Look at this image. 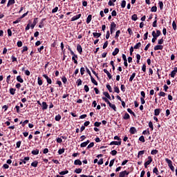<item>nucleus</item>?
I'll list each match as a JSON object with an SVG mask.
<instances>
[{"mask_svg": "<svg viewBox=\"0 0 177 177\" xmlns=\"http://www.w3.org/2000/svg\"><path fill=\"white\" fill-rule=\"evenodd\" d=\"M129 118H131V116L128 114V113H125L123 119L129 120Z\"/></svg>", "mask_w": 177, "mask_h": 177, "instance_id": "nucleus-30", "label": "nucleus"}, {"mask_svg": "<svg viewBox=\"0 0 177 177\" xmlns=\"http://www.w3.org/2000/svg\"><path fill=\"white\" fill-rule=\"evenodd\" d=\"M37 81H38L37 82H38V85H39V86L42 85V84H43L42 80H41L40 77H38Z\"/></svg>", "mask_w": 177, "mask_h": 177, "instance_id": "nucleus-51", "label": "nucleus"}, {"mask_svg": "<svg viewBox=\"0 0 177 177\" xmlns=\"http://www.w3.org/2000/svg\"><path fill=\"white\" fill-rule=\"evenodd\" d=\"M158 95L162 97H165V95H167V93H164L163 91H160Z\"/></svg>", "mask_w": 177, "mask_h": 177, "instance_id": "nucleus-37", "label": "nucleus"}, {"mask_svg": "<svg viewBox=\"0 0 177 177\" xmlns=\"http://www.w3.org/2000/svg\"><path fill=\"white\" fill-rule=\"evenodd\" d=\"M15 0H9L7 4V7L9 8V6H10V5H15Z\"/></svg>", "mask_w": 177, "mask_h": 177, "instance_id": "nucleus-22", "label": "nucleus"}, {"mask_svg": "<svg viewBox=\"0 0 177 177\" xmlns=\"http://www.w3.org/2000/svg\"><path fill=\"white\" fill-rule=\"evenodd\" d=\"M151 12H157V6H153L151 8Z\"/></svg>", "mask_w": 177, "mask_h": 177, "instance_id": "nucleus-52", "label": "nucleus"}, {"mask_svg": "<svg viewBox=\"0 0 177 177\" xmlns=\"http://www.w3.org/2000/svg\"><path fill=\"white\" fill-rule=\"evenodd\" d=\"M93 146H95V143L94 142H91L88 147L87 149H91V147H93Z\"/></svg>", "mask_w": 177, "mask_h": 177, "instance_id": "nucleus-49", "label": "nucleus"}, {"mask_svg": "<svg viewBox=\"0 0 177 177\" xmlns=\"http://www.w3.org/2000/svg\"><path fill=\"white\" fill-rule=\"evenodd\" d=\"M80 17H81V14L75 15L73 17H72L71 21H75V20H78V19H80Z\"/></svg>", "mask_w": 177, "mask_h": 177, "instance_id": "nucleus-10", "label": "nucleus"}, {"mask_svg": "<svg viewBox=\"0 0 177 177\" xmlns=\"http://www.w3.org/2000/svg\"><path fill=\"white\" fill-rule=\"evenodd\" d=\"M111 146L115 145V146H121V141L117 142V141H112L110 143Z\"/></svg>", "mask_w": 177, "mask_h": 177, "instance_id": "nucleus-6", "label": "nucleus"}, {"mask_svg": "<svg viewBox=\"0 0 177 177\" xmlns=\"http://www.w3.org/2000/svg\"><path fill=\"white\" fill-rule=\"evenodd\" d=\"M75 174H81L82 172V169H75Z\"/></svg>", "mask_w": 177, "mask_h": 177, "instance_id": "nucleus-40", "label": "nucleus"}, {"mask_svg": "<svg viewBox=\"0 0 177 177\" xmlns=\"http://www.w3.org/2000/svg\"><path fill=\"white\" fill-rule=\"evenodd\" d=\"M114 161H115V159H113L110 161L109 167H113V165H114Z\"/></svg>", "mask_w": 177, "mask_h": 177, "instance_id": "nucleus-56", "label": "nucleus"}, {"mask_svg": "<svg viewBox=\"0 0 177 177\" xmlns=\"http://www.w3.org/2000/svg\"><path fill=\"white\" fill-rule=\"evenodd\" d=\"M57 10H59V7H55V8H53L52 10V13H56V12H57Z\"/></svg>", "mask_w": 177, "mask_h": 177, "instance_id": "nucleus-53", "label": "nucleus"}, {"mask_svg": "<svg viewBox=\"0 0 177 177\" xmlns=\"http://www.w3.org/2000/svg\"><path fill=\"white\" fill-rule=\"evenodd\" d=\"M32 154H33V156H38V154H39V149H35L32 151Z\"/></svg>", "mask_w": 177, "mask_h": 177, "instance_id": "nucleus-23", "label": "nucleus"}, {"mask_svg": "<svg viewBox=\"0 0 177 177\" xmlns=\"http://www.w3.org/2000/svg\"><path fill=\"white\" fill-rule=\"evenodd\" d=\"M106 88L110 93L113 92V88H111V86H110V84H107Z\"/></svg>", "mask_w": 177, "mask_h": 177, "instance_id": "nucleus-44", "label": "nucleus"}, {"mask_svg": "<svg viewBox=\"0 0 177 177\" xmlns=\"http://www.w3.org/2000/svg\"><path fill=\"white\" fill-rule=\"evenodd\" d=\"M104 73H105V74L107 75L108 78H109V80H111V74H110V72H109V71H107V69H104Z\"/></svg>", "mask_w": 177, "mask_h": 177, "instance_id": "nucleus-15", "label": "nucleus"}, {"mask_svg": "<svg viewBox=\"0 0 177 177\" xmlns=\"http://www.w3.org/2000/svg\"><path fill=\"white\" fill-rule=\"evenodd\" d=\"M44 78H45L46 80V82L48 84H52V80L50 78H49L48 76H47V75H43Z\"/></svg>", "mask_w": 177, "mask_h": 177, "instance_id": "nucleus-8", "label": "nucleus"}, {"mask_svg": "<svg viewBox=\"0 0 177 177\" xmlns=\"http://www.w3.org/2000/svg\"><path fill=\"white\" fill-rule=\"evenodd\" d=\"M142 46V43L138 42L136 45L134 46L133 49H139Z\"/></svg>", "mask_w": 177, "mask_h": 177, "instance_id": "nucleus-29", "label": "nucleus"}, {"mask_svg": "<svg viewBox=\"0 0 177 177\" xmlns=\"http://www.w3.org/2000/svg\"><path fill=\"white\" fill-rule=\"evenodd\" d=\"M120 34H121V31H120V30H118V31L116 32L115 35V38L116 39H118V37H120Z\"/></svg>", "mask_w": 177, "mask_h": 177, "instance_id": "nucleus-36", "label": "nucleus"}, {"mask_svg": "<svg viewBox=\"0 0 177 177\" xmlns=\"http://www.w3.org/2000/svg\"><path fill=\"white\" fill-rule=\"evenodd\" d=\"M17 45L18 48H21V46H23V42L21 41H19L17 43Z\"/></svg>", "mask_w": 177, "mask_h": 177, "instance_id": "nucleus-45", "label": "nucleus"}, {"mask_svg": "<svg viewBox=\"0 0 177 177\" xmlns=\"http://www.w3.org/2000/svg\"><path fill=\"white\" fill-rule=\"evenodd\" d=\"M127 111H128V113H129L130 114H132L133 115V117H135V113H133V111H132L131 110V109H127Z\"/></svg>", "mask_w": 177, "mask_h": 177, "instance_id": "nucleus-55", "label": "nucleus"}, {"mask_svg": "<svg viewBox=\"0 0 177 177\" xmlns=\"http://www.w3.org/2000/svg\"><path fill=\"white\" fill-rule=\"evenodd\" d=\"M163 48L162 45H157L154 46L153 49L154 50H162Z\"/></svg>", "mask_w": 177, "mask_h": 177, "instance_id": "nucleus-7", "label": "nucleus"}, {"mask_svg": "<svg viewBox=\"0 0 177 177\" xmlns=\"http://www.w3.org/2000/svg\"><path fill=\"white\" fill-rule=\"evenodd\" d=\"M67 174H68V170L59 172V175H67Z\"/></svg>", "mask_w": 177, "mask_h": 177, "instance_id": "nucleus-42", "label": "nucleus"}, {"mask_svg": "<svg viewBox=\"0 0 177 177\" xmlns=\"http://www.w3.org/2000/svg\"><path fill=\"white\" fill-rule=\"evenodd\" d=\"M63 153H64V149H60L58 150V153L59 155L63 154Z\"/></svg>", "mask_w": 177, "mask_h": 177, "instance_id": "nucleus-54", "label": "nucleus"}, {"mask_svg": "<svg viewBox=\"0 0 177 177\" xmlns=\"http://www.w3.org/2000/svg\"><path fill=\"white\" fill-rule=\"evenodd\" d=\"M158 153V151L157 149H153L151 151V154H152L153 156H155L156 154H157Z\"/></svg>", "mask_w": 177, "mask_h": 177, "instance_id": "nucleus-38", "label": "nucleus"}, {"mask_svg": "<svg viewBox=\"0 0 177 177\" xmlns=\"http://www.w3.org/2000/svg\"><path fill=\"white\" fill-rule=\"evenodd\" d=\"M143 154H145V151H140L138 154V158H139L140 156H143Z\"/></svg>", "mask_w": 177, "mask_h": 177, "instance_id": "nucleus-46", "label": "nucleus"}, {"mask_svg": "<svg viewBox=\"0 0 177 177\" xmlns=\"http://www.w3.org/2000/svg\"><path fill=\"white\" fill-rule=\"evenodd\" d=\"M31 166L37 168L38 167V161L35 160L31 163Z\"/></svg>", "mask_w": 177, "mask_h": 177, "instance_id": "nucleus-27", "label": "nucleus"}, {"mask_svg": "<svg viewBox=\"0 0 177 177\" xmlns=\"http://www.w3.org/2000/svg\"><path fill=\"white\" fill-rule=\"evenodd\" d=\"M109 107H111V109H113V110H114V111H117V107L115 106V104H109Z\"/></svg>", "mask_w": 177, "mask_h": 177, "instance_id": "nucleus-28", "label": "nucleus"}, {"mask_svg": "<svg viewBox=\"0 0 177 177\" xmlns=\"http://www.w3.org/2000/svg\"><path fill=\"white\" fill-rule=\"evenodd\" d=\"M118 52H120V49L118 48H115L114 51L112 53L113 56H117Z\"/></svg>", "mask_w": 177, "mask_h": 177, "instance_id": "nucleus-16", "label": "nucleus"}, {"mask_svg": "<svg viewBox=\"0 0 177 177\" xmlns=\"http://www.w3.org/2000/svg\"><path fill=\"white\" fill-rule=\"evenodd\" d=\"M158 5L160 6V10H162V8L164 6V3H162V1H159Z\"/></svg>", "mask_w": 177, "mask_h": 177, "instance_id": "nucleus-41", "label": "nucleus"}, {"mask_svg": "<svg viewBox=\"0 0 177 177\" xmlns=\"http://www.w3.org/2000/svg\"><path fill=\"white\" fill-rule=\"evenodd\" d=\"M142 71L144 72V73H146V64H143L142 66Z\"/></svg>", "mask_w": 177, "mask_h": 177, "instance_id": "nucleus-63", "label": "nucleus"}, {"mask_svg": "<svg viewBox=\"0 0 177 177\" xmlns=\"http://www.w3.org/2000/svg\"><path fill=\"white\" fill-rule=\"evenodd\" d=\"M71 55H73L72 60L74 61L75 64H78V61L75 59H78V55L74 53V51H71Z\"/></svg>", "mask_w": 177, "mask_h": 177, "instance_id": "nucleus-1", "label": "nucleus"}, {"mask_svg": "<svg viewBox=\"0 0 177 177\" xmlns=\"http://www.w3.org/2000/svg\"><path fill=\"white\" fill-rule=\"evenodd\" d=\"M62 120V115L60 114H58L55 116V121H60Z\"/></svg>", "mask_w": 177, "mask_h": 177, "instance_id": "nucleus-35", "label": "nucleus"}, {"mask_svg": "<svg viewBox=\"0 0 177 177\" xmlns=\"http://www.w3.org/2000/svg\"><path fill=\"white\" fill-rule=\"evenodd\" d=\"M84 91L85 92H89V86L88 85L84 86Z\"/></svg>", "mask_w": 177, "mask_h": 177, "instance_id": "nucleus-60", "label": "nucleus"}, {"mask_svg": "<svg viewBox=\"0 0 177 177\" xmlns=\"http://www.w3.org/2000/svg\"><path fill=\"white\" fill-rule=\"evenodd\" d=\"M93 35L94 38H100V37H102V33L93 32Z\"/></svg>", "mask_w": 177, "mask_h": 177, "instance_id": "nucleus-19", "label": "nucleus"}, {"mask_svg": "<svg viewBox=\"0 0 177 177\" xmlns=\"http://www.w3.org/2000/svg\"><path fill=\"white\" fill-rule=\"evenodd\" d=\"M17 81L18 82H20L21 84H23V82H24V80H23V78H21V75H18L17 77Z\"/></svg>", "mask_w": 177, "mask_h": 177, "instance_id": "nucleus-14", "label": "nucleus"}, {"mask_svg": "<svg viewBox=\"0 0 177 177\" xmlns=\"http://www.w3.org/2000/svg\"><path fill=\"white\" fill-rule=\"evenodd\" d=\"M91 82L94 84V85L97 86V82L95 80V78H93V77H92V75H91Z\"/></svg>", "mask_w": 177, "mask_h": 177, "instance_id": "nucleus-26", "label": "nucleus"}, {"mask_svg": "<svg viewBox=\"0 0 177 177\" xmlns=\"http://www.w3.org/2000/svg\"><path fill=\"white\" fill-rule=\"evenodd\" d=\"M88 145H89V140H88L87 141L82 142L80 145V147H86V146H88Z\"/></svg>", "mask_w": 177, "mask_h": 177, "instance_id": "nucleus-13", "label": "nucleus"}, {"mask_svg": "<svg viewBox=\"0 0 177 177\" xmlns=\"http://www.w3.org/2000/svg\"><path fill=\"white\" fill-rule=\"evenodd\" d=\"M135 77H136V73H133L132 75L130 76L129 82H132V81H133V78H135Z\"/></svg>", "mask_w": 177, "mask_h": 177, "instance_id": "nucleus-20", "label": "nucleus"}, {"mask_svg": "<svg viewBox=\"0 0 177 177\" xmlns=\"http://www.w3.org/2000/svg\"><path fill=\"white\" fill-rule=\"evenodd\" d=\"M62 82H64V84L67 82V78L64 76L62 78Z\"/></svg>", "mask_w": 177, "mask_h": 177, "instance_id": "nucleus-62", "label": "nucleus"}, {"mask_svg": "<svg viewBox=\"0 0 177 177\" xmlns=\"http://www.w3.org/2000/svg\"><path fill=\"white\" fill-rule=\"evenodd\" d=\"M128 175H129V171H127L126 170H124L119 174V177H126Z\"/></svg>", "mask_w": 177, "mask_h": 177, "instance_id": "nucleus-4", "label": "nucleus"}, {"mask_svg": "<svg viewBox=\"0 0 177 177\" xmlns=\"http://www.w3.org/2000/svg\"><path fill=\"white\" fill-rule=\"evenodd\" d=\"M149 128L151 129V131H153V129H154V127L153 126V122L151 121L149 122Z\"/></svg>", "mask_w": 177, "mask_h": 177, "instance_id": "nucleus-48", "label": "nucleus"}, {"mask_svg": "<svg viewBox=\"0 0 177 177\" xmlns=\"http://www.w3.org/2000/svg\"><path fill=\"white\" fill-rule=\"evenodd\" d=\"M114 92H115L116 93H120V88H118V86L114 87Z\"/></svg>", "mask_w": 177, "mask_h": 177, "instance_id": "nucleus-47", "label": "nucleus"}, {"mask_svg": "<svg viewBox=\"0 0 177 177\" xmlns=\"http://www.w3.org/2000/svg\"><path fill=\"white\" fill-rule=\"evenodd\" d=\"M151 162H153V158H151V156H148V160L145 163V168H147V166L150 165Z\"/></svg>", "mask_w": 177, "mask_h": 177, "instance_id": "nucleus-3", "label": "nucleus"}, {"mask_svg": "<svg viewBox=\"0 0 177 177\" xmlns=\"http://www.w3.org/2000/svg\"><path fill=\"white\" fill-rule=\"evenodd\" d=\"M154 115H160V109H156L154 110Z\"/></svg>", "mask_w": 177, "mask_h": 177, "instance_id": "nucleus-34", "label": "nucleus"}, {"mask_svg": "<svg viewBox=\"0 0 177 177\" xmlns=\"http://www.w3.org/2000/svg\"><path fill=\"white\" fill-rule=\"evenodd\" d=\"M172 27H173V29H174V30H176V23H175V21H173V23H172Z\"/></svg>", "mask_w": 177, "mask_h": 177, "instance_id": "nucleus-59", "label": "nucleus"}, {"mask_svg": "<svg viewBox=\"0 0 177 177\" xmlns=\"http://www.w3.org/2000/svg\"><path fill=\"white\" fill-rule=\"evenodd\" d=\"M165 161L168 164V167L172 165V160H171L168 158H165Z\"/></svg>", "mask_w": 177, "mask_h": 177, "instance_id": "nucleus-33", "label": "nucleus"}, {"mask_svg": "<svg viewBox=\"0 0 177 177\" xmlns=\"http://www.w3.org/2000/svg\"><path fill=\"white\" fill-rule=\"evenodd\" d=\"M46 109H48V104H46V102H42V109L46 110Z\"/></svg>", "mask_w": 177, "mask_h": 177, "instance_id": "nucleus-25", "label": "nucleus"}, {"mask_svg": "<svg viewBox=\"0 0 177 177\" xmlns=\"http://www.w3.org/2000/svg\"><path fill=\"white\" fill-rule=\"evenodd\" d=\"M161 35V31H160V30H156V37H160Z\"/></svg>", "mask_w": 177, "mask_h": 177, "instance_id": "nucleus-58", "label": "nucleus"}, {"mask_svg": "<svg viewBox=\"0 0 177 177\" xmlns=\"http://www.w3.org/2000/svg\"><path fill=\"white\" fill-rule=\"evenodd\" d=\"M111 156H115L117 154V151L116 150H113L111 151Z\"/></svg>", "mask_w": 177, "mask_h": 177, "instance_id": "nucleus-61", "label": "nucleus"}, {"mask_svg": "<svg viewBox=\"0 0 177 177\" xmlns=\"http://www.w3.org/2000/svg\"><path fill=\"white\" fill-rule=\"evenodd\" d=\"M115 27H117V24L115 22H111L110 28L111 34H113L115 31Z\"/></svg>", "mask_w": 177, "mask_h": 177, "instance_id": "nucleus-2", "label": "nucleus"}, {"mask_svg": "<svg viewBox=\"0 0 177 177\" xmlns=\"http://www.w3.org/2000/svg\"><path fill=\"white\" fill-rule=\"evenodd\" d=\"M10 95H15L16 93V88H10Z\"/></svg>", "mask_w": 177, "mask_h": 177, "instance_id": "nucleus-32", "label": "nucleus"}, {"mask_svg": "<svg viewBox=\"0 0 177 177\" xmlns=\"http://www.w3.org/2000/svg\"><path fill=\"white\" fill-rule=\"evenodd\" d=\"M103 95L105 96V97L109 99V100H111V97L110 96V94H109L108 92H104Z\"/></svg>", "mask_w": 177, "mask_h": 177, "instance_id": "nucleus-21", "label": "nucleus"}, {"mask_svg": "<svg viewBox=\"0 0 177 177\" xmlns=\"http://www.w3.org/2000/svg\"><path fill=\"white\" fill-rule=\"evenodd\" d=\"M152 37H153V39H152V42L154 43L156 42V41H157V38H158L156 35V31H153L152 32Z\"/></svg>", "mask_w": 177, "mask_h": 177, "instance_id": "nucleus-9", "label": "nucleus"}, {"mask_svg": "<svg viewBox=\"0 0 177 177\" xmlns=\"http://www.w3.org/2000/svg\"><path fill=\"white\" fill-rule=\"evenodd\" d=\"M80 74H81V75H84V74H85V68L82 67L80 68Z\"/></svg>", "mask_w": 177, "mask_h": 177, "instance_id": "nucleus-39", "label": "nucleus"}, {"mask_svg": "<svg viewBox=\"0 0 177 177\" xmlns=\"http://www.w3.org/2000/svg\"><path fill=\"white\" fill-rule=\"evenodd\" d=\"M129 132H130V133H131V135H135V133H136V128L131 127Z\"/></svg>", "mask_w": 177, "mask_h": 177, "instance_id": "nucleus-12", "label": "nucleus"}, {"mask_svg": "<svg viewBox=\"0 0 177 177\" xmlns=\"http://www.w3.org/2000/svg\"><path fill=\"white\" fill-rule=\"evenodd\" d=\"M74 165H82V162H81V160H80L79 159L75 160L74 161Z\"/></svg>", "mask_w": 177, "mask_h": 177, "instance_id": "nucleus-18", "label": "nucleus"}, {"mask_svg": "<svg viewBox=\"0 0 177 177\" xmlns=\"http://www.w3.org/2000/svg\"><path fill=\"white\" fill-rule=\"evenodd\" d=\"M98 165H102L103 164V158L100 159L97 162Z\"/></svg>", "mask_w": 177, "mask_h": 177, "instance_id": "nucleus-64", "label": "nucleus"}, {"mask_svg": "<svg viewBox=\"0 0 177 177\" xmlns=\"http://www.w3.org/2000/svg\"><path fill=\"white\" fill-rule=\"evenodd\" d=\"M131 20H133V21H136V20H138V15L133 14L131 16Z\"/></svg>", "mask_w": 177, "mask_h": 177, "instance_id": "nucleus-24", "label": "nucleus"}, {"mask_svg": "<svg viewBox=\"0 0 177 177\" xmlns=\"http://www.w3.org/2000/svg\"><path fill=\"white\" fill-rule=\"evenodd\" d=\"M100 125H102V122H95L94 123V126H95V127H100Z\"/></svg>", "mask_w": 177, "mask_h": 177, "instance_id": "nucleus-57", "label": "nucleus"}, {"mask_svg": "<svg viewBox=\"0 0 177 177\" xmlns=\"http://www.w3.org/2000/svg\"><path fill=\"white\" fill-rule=\"evenodd\" d=\"M125 6H127V1L125 0H123L122 1V3H121V8L124 9Z\"/></svg>", "mask_w": 177, "mask_h": 177, "instance_id": "nucleus-31", "label": "nucleus"}, {"mask_svg": "<svg viewBox=\"0 0 177 177\" xmlns=\"http://www.w3.org/2000/svg\"><path fill=\"white\" fill-rule=\"evenodd\" d=\"M153 174H156V175H158V169H157V167H155L153 169Z\"/></svg>", "mask_w": 177, "mask_h": 177, "instance_id": "nucleus-50", "label": "nucleus"}, {"mask_svg": "<svg viewBox=\"0 0 177 177\" xmlns=\"http://www.w3.org/2000/svg\"><path fill=\"white\" fill-rule=\"evenodd\" d=\"M139 140H140V142H142V143H145V136H141L139 138Z\"/></svg>", "mask_w": 177, "mask_h": 177, "instance_id": "nucleus-43", "label": "nucleus"}, {"mask_svg": "<svg viewBox=\"0 0 177 177\" xmlns=\"http://www.w3.org/2000/svg\"><path fill=\"white\" fill-rule=\"evenodd\" d=\"M77 50L80 53V55H82V47L80 44H77Z\"/></svg>", "mask_w": 177, "mask_h": 177, "instance_id": "nucleus-11", "label": "nucleus"}, {"mask_svg": "<svg viewBox=\"0 0 177 177\" xmlns=\"http://www.w3.org/2000/svg\"><path fill=\"white\" fill-rule=\"evenodd\" d=\"M91 21H92V15H89L87 17V19H86V23H87V24H89V23H91Z\"/></svg>", "mask_w": 177, "mask_h": 177, "instance_id": "nucleus-17", "label": "nucleus"}, {"mask_svg": "<svg viewBox=\"0 0 177 177\" xmlns=\"http://www.w3.org/2000/svg\"><path fill=\"white\" fill-rule=\"evenodd\" d=\"M176 73H177V67H174V70L171 71L170 74V77H171V78H175V75H176Z\"/></svg>", "mask_w": 177, "mask_h": 177, "instance_id": "nucleus-5", "label": "nucleus"}]
</instances>
